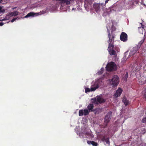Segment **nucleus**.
Listing matches in <instances>:
<instances>
[{
  "label": "nucleus",
  "mask_w": 146,
  "mask_h": 146,
  "mask_svg": "<svg viewBox=\"0 0 146 146\" xmlns=\"http://www.w3.org/2000/svg\"><path fill=\"white\" fill-rule=\"evenodd\" d=\"M108 37L109 38V40L108 41V42L109 43L108 50L110 55H114L116 56V52L113 49L114 48L113 44L115 36L113 35H112L111 37V34L108 29Z\"/></svg>",
  "instance_id": "1"
},
{
  "label": "nucleus",
  "mask_w": 146,
  "mask_h": 146,
  "mask_svg": "<svg viewBox=\"0 0 146 146\" xmlns=\"http://www.w3.org/2000/svg\"><path fill=\"white\" fill-rule=\"evenodd\" d=\"M111 85L113 87L116 86L118 84L119 82V79L118 76L116 75H114L113 76L111 79L109 80Z\"/></svg>",
  "instance_id": "2"
},
{
  "label": "nucleus",
  "mask_w": 146,
  "mask_h": 146,
  "mask_svg": "<svg viewBox=\"0 0 146 146\" xmlns=\"http://www.w3.org/2000/svg\"><path fill=\"white\" fill-rule=\"evenodd\" d=\"M106 69L108 71L116 70L117 69L116 65L114 62H110L107 65Z\"/></svg>",
  "instance_id": "3"
},
{
  "label": "nucleus",
  "mask_w": 146,
  "mask_h": 146,
  "mask_svg": "<svg viewBox=\"0 0 146 146\" xmlns=\"http://www.w3.org/2000/svg\"><path fill=\"white\" fill-rule=\"evenodd\" d=\"M93 7L96 11L98 13L100 10L101 8L104 9L105 7V4L104 3H95L93 5Z\"/></svg>",
  "instance_id": "4"
},
{
  "label": "nucleus",
  "mask_w": 146,
  "mask_h": 146,
  "mask_svg": "<svg viewBox=\"0 0 146 146\" xmlns=\"http://www.w3.org/2000/svg\"><path fill=\"white\" fill-rule=\"evenodd\" d=\"M102 79L101 78H99L96 80L94 84L92 86V91L96 90L99 86L102 85Z\"/></svg>",
  "instance_id": "5"
},
{
  "label": "nucleus",
  "mask_w": 146,
  "mask_h": 146,
  "mask_svg": "<svg viewBox=\"0 0 146 146\" xmlns=\"http://www.w3.org/2000/svg\"><path fill=\"white\" fill-rule=\"evenodd\" d=\"M112 112L110 111L106 115L105 117L104 123V127H107L108 123H109L111 119Z\"/></svg>",
  "instance_id": "6"
},
{
  "label": "nucleus",
  "mask_w": 146,
  "mask_h": 146,
  "mask_svg": "<svg viewBox=\"0 0 146 146\" xmlns=\"http://www.w3.org/2000/svg\"><path fill=\"white\" fill-rule=\"evenodd\" d=\"M84 7L86 10L88 11H91V0H85Z\"/></svg>",
  "instance_id": "7"
},
{
  "label": "nucleus",
  "mask_w": 146,
  "mask_h": 146,
  "mask_svg": "<svg viewBox=\"0 0 146 146\" xmlns=\"http://www.w3.org/2000/svg\"><path fill=\"white\" fill-rule=\"evenodd\" d=\"M141 66L142 65L141 63L137 62L133 64L131 68L133 71L138 72Z\"/></svg>",
  "instance_id": "8"
},
{
  "label": "nucleus",
  "mask_w": 146,
  "mask_h": 146,
  "mask_svg": "<svg viewBox=\"0 0 146 146\" xmlns=\"http://www.w3.org/2000/svg\"><path fill=\"white\" fill-rule=\"evenodd\" d=\"M120 39L123 42H126L127 40V35L124 32L121 33L120 36Z\"/></svg>",
  "instance_id": "9"
},
{
  "label": "nucleus",
  "mask_w": 146,
  "mask_h": 146,
  "mask_svg": "<svg viewBox=\"0 0 146 146\" xmlns=\"http://www.w3.org/2000/svg\"><path fill=\"white\" fill-rule=\"evenodd\" d=\"M89 113V111L87 109H85L84 110H80L79 111V116H82L83 115H86L88 114Z\"/></svg>",
  "instance_id": "10"
},
{
  "label": "nucleus",
  "mask_w": 146,
  "mask_h": 146,
  "mask_svg": "<svg viewBox=\"0 0 146 146\" xmlns=\"http://www.w3.org/2000/svg\"><path fill=\"white\" fill-rule=\"evenodd\" d=\"M105 100L100 96H97L96 99V102L97 104L103 103L105 102Z\"/></svg>",
  "instance_id": "11"
},
{
  "label": "nucleus",
  "mask_w": 146,
  "mask_h": 146,
  "mask_svg": "<svg viewBox=\"0 0 146 146\" xmlns=\"http://www.w3.org/2000/svg\"><path fill=\"white\" fill-rule=\"evenodd\" d=\"M123 91L122 89L120 88H119L116 90V93L114 94V96L116 98L120 96Z\"/></svg>",
  "instance_id": "12"
},
{
  "label": "nucleus",
  "mask_w": 146,
  "mask_h": 146,
  "mask_svg": "<svg viewBox=\"0 0 146 146\" xmlns=\"http://www.w3.org/2000/svg\"><path fill=\"white\" fill-rule=\"evenodd\" d=\"M74 0H56L57 1H60L61 3L64 4H66V5H69L70 4V2Z\"/></svg>",
  "instance_id": "13"
},
{
  "label": "nucleus",
  "mask_w": 146,
  "mask_h": 146,
  "mask_svg": "<svg viewBox=\"0 0 146 146\" xmlns=\"http://www.w3.org/2000/svg\"><path fill=\"white\" fill-rule=\"evenodd\" d=\"M81 132H82L83 134H84L86 135V138H88L89 139H90V138H91V133H90L89 131L88 132H87L86 129V130H85L84 131H81Z\"/></svg>",
  "instance_id": "14"
},
{
  "label": "nucleus",
  "mask_w": 146,
  "mask_h": 146,
  "mask_svg": "<svg viewBox=\"0 0 146 146\" xmlns=\"http://www.w3.org/2000/svg\"><path fill=\"white\" fill-rule=\"evenodd\" d=\"M92 111H93V112L95 113V114H98L100 113V112L101 111V109L100 108H97L96 109H95L94 110H92L93 108L94 107V106L93 105V104H92Z\"/></svg>",
  "instance_id": "15"
},
{
  "label": "nucleus",
  "mask_w": 146,
  "mask_h": 146,
  "mask_svg": "<svg viewBox=\"0 0 146 146\" xmlns=\"http://www.w3.org/2000/svg\"><path fill=\"white\" fill-rule=\"evenodd\" d=\"M137 48L136 47L133 48L131 50L129 56L130 57L135 54L137 52Z\"/></svg>",
  "instance_id": "16"
},
{
  "label": "nucleus",
  "mask_w": 146,
  "mask_h": 146,
  "mask_svg": "<svg viewBox=\"0 0 146 146\" xmlns=\"http://www.w3.org/2000/svg\"><path fill=\"white\" fill-rule=\"evenodd\" d=\"M142 76L143 77V80L141 81V84H143L145 83L146 80V72H143Z\"/></svg>",
  "instance_id": "17"
},
{
  "label": "nucleus",
  "mask_w": 146,
  "mask_h": 146,
  "mask_svg": "<svg viewBox=\"0 0 146 146\" xmlns=\"http://www.w3.org/2000/svg\"><path fill=\"white\" fill-rule=\"evenodd\" d=\"M35 14V13L33 12H31L28 13L26 15L25 17V18H27L28 17H34Z\"/></svg>",
  "instance_id": "18"
},
{
  "label": "nucleus",
  "mask_w": 146,
  "mask_h": 146,
  "mask_svg": "<svg viewBox=\"0 0 146 146\" xmlns=\"http://www.w3.org/2000/svg\"><path fill=\"white\" fill-rule=\"evenodd\" d=\"M122 101L124 103L125 106H126L128 104L129 101L125 97H123Z\"/></svg>",
  "instance_id": "19"
},
{
  "label": "nucleus",
  "mask_w": 146,
  "mask_h": 146,
  "mask_svg": "<svg viewBox=\"0 0 146 146\" xmlns=\"http://www.w3.org/2000/svg\"><path fill=\"white\" fill-rule=\"evenodd\" d=\"M102 140H103V141H105L106 143L107 144H108L109 145H110V141H109V138H106L104 137L102 139Z\"/></svg>",
  "instance_id": "20"
},
{
  "label": "nucleus",
  "mask_w": 146,
  "mask_h": 146,
  "mask_svg": "<svg viewBox=\"0 0 146 146\" xmlns=\"http://www.w3.org/2000/svg\"><path fill=\"white\" fill-rule=\"evenodd\" d=\"M19 12L17 11H15L11 13H10V15L11 16H17Z\"/></svg>",
  "instance_id": "21"
},
{
  "label": "nucleus",
  "mask_w": 146,
  "mask_h": 146,
  "mask_svg": "<svg viewBox=\"0 0 146 146\" xmlns=\"http://www.w3.org/2000/svg\"><path fill=\"white\" fill-rule=\"evenodd\" d=\"M104 71V68H102L100 69V71L98 72L97 73V74L99 75H101L103 73Z\"/></svg>",
  "instance_id": "22"
},
{
  "label": "nucleus",
  "mask_w": 146,
  "mask_h": 146,
  "mask_svg": "<svg viewBox=\"0 0 146 146\" xmlns=\"http://www.w3.org/2000/svg\"><path fill=\"white\" fill-rule=\"evenodd\" d=\"M92 145L93 146H97L98 144L97 143L93 141H92Z\"/></svg>",
  "instance_id": "23"
},
{
  "label": "nucleus",
  "mask_w": 146,
  "mask_h": 146,
  "mask_svg": "<svg viewBox=\"0 0 146 146\" xmlns=\"http://www.w3.org/2000/svg\"><path fill=\"white\" fill-rule=\"evenodd\" d=\"M144 42V40L143 39L142 40H141L139 43L138 44V45L140 47L141 46V45Z\"/></svg>",
  "instance_id": "24"
},
{
  "label": "nucleus",
  "mask_w": 146,
  "mask_h": 146,
  "mask_svg": "<svg viewBox=\"0 0 146 146\" xmlns=\"http://www.w3.org/2000/svg\"><path fill=\"white\" fill-rule=\"evenodd\" d=\"M87 108L89 111H91V104H90L88 106Z\"/></svg>",
  "instance_id": "25"
},
{
  "label": "nucleus",
  "mask_w": 146,
  "mask_h": 146,
  "mask_svg": "<svg viewBox=\"0 0 146 146\" xmlns=\"http://www.w3.org/2000/svg\"><path fill=\"white\" fill-rule=\"evenodd\" d=\"M5 11V10L4 9H2V7L0 6V13H4Z\"/></svg>",
  "instance_id": "26"
},
{
  "label": "nucleus",
  "mask_w": 146,
  "mask_h": 146,
  "mask_svg": "<svg viewBox=\"0 0 146 146\" xmlns=\"http://www.w3.org/2000/svg\"><path fill=\"white\" fill-rule=\"evenodd\" d=\"M90 91V89L89 88H85V91L86 93Z\"/></svg>",
  "instance_id": "27"
},
{
  "label": "nucleus",
  "mask_w": 146,
  "mask_h": 146,
  "mask_svg": "<svg viewBox=\"0 0 146 146\" xmlns=\"http://www.w3.org/2000/svg\"><path fill=\"white\" fill-rule=\"evenodd\" d=\"M142 122L143 123H146V116L142 119Z\"/></svg>",
  "instance_id": "28"
},
{
  "label": "nucleus",
  "mask_w": 146,
  "mask_h": 146,
  "mask_svg": "<svg viewBox=\"0 0 146 146\" xmlns=\"http://www.w3.org/2000/svg\"><path fill=\"white\" fill-rule=\"evenodd\" d=\"M5 23H3L2 22H0V26H2V25H3L4 24H5Z\"/></svg>",
  "instance_id": "29"
},
{
  "label": "nucleus",
  "mask_w": 146,
  "mask_h": 146,
  "mask_svg": "<svg viewBox=\"0 0 146 146\" xmlns=\"http://www.w3.org/2000/svg\"><path fill=\"white\" fill-rule=\"evenodd\" d=\"M87 143L88 144L90 145L91 144V141L87 140Z\"/></svg>",
  "instance_id": "30"
},
{
  "label": "nucleus",
  "mask_w": 146,
  "mask_h": 146,
  "mask_svg": "<svg viewBox=\"0 0 146 146\" xmlns=\"http://www.w3.org/2000/svg\"><path fill=\"white\" fill-rule=\"evenodd\" d=\"M16 19V18H14L13 19L11 20V22H13L14 21H15Z\"/></svg>",
  "instance_id": "31"
},
{
  "label": "nucleus",
  "mask_w": 146,
  "mask_h": 146,
  "mask_svg": "<svg viewBox=\"0 0 146 146\" xmlns=\"http://www.w3.org/2000/svg\"><path fill=\"white\" fill-rule=\"evenodd\" d=\"M128 77V73L127 72L126 73V74L125 75V78H127Z\"/></svg>",
  "instance_id": "32"
},
{
  "label": "nucleus",
  "mask_w": 146,
  "mask_h": 146,
  "mask_svg": "<svg viewBox=\"0 0 146 146\" xmlns=\"http://www.w3.org/2000/svg\"><path fill=\"white\" fill-rule=\"evenodd\" d=\"M8 19L7 18H5L4 19H3L2 20V21H5V20H7Z\"/></svg>",
  "instance_id": "33"
},
{
  "label": "nucleus",
  "mask_w": 146,
  "mask_h": 146,
  "mask_svg": "<svg viewBox=\"0 0 146 146\" xmlns=\"http://www.w3.org/2000/svg\"><path fill=\"white\" fill-rule=\"evenodd\" d=\"M115 49L118 52H119L118 50H119V49L118 48L117 49Z\"/></svg>",
  "instance_id": "34"
},
{
  "label": "nucleus",
  "mask_w": 146,
  "mask_h": 146,
  "mask_svg": "<svg viewBox=\"0 0 146 146\" xmlns=\"http://www.w3.org/2000/svg\"><path fill=\"white\" fill-rule=\"evenodd\" d=\"M109 8L110 9V12H111V9H111V7Z\"/></svg>",
  "instance_id": "35"
},
{
  "label": "nucleus",
  "mask_w": 146,
  "mask_h": 146,
  "mask_svg": "<svg viewBox=\"0 0 146 146\" xmlns=\"http://www.w3.org/2000/svg\"><path fill=\"white\" fill-rule=\"evenodd\" d=\"M145 92H146V90H145ZM146 93V92H145Z\"/></svg>",
  "instance_id": "36"
},
{
  "label": "nucleus",
  "mask_w": 146,
  "mask_h": 146,
  "mask_svg": "<svg viewBox=\"0 0 146 146\" xmlns=\"http://www.w3.org/2000/svg\"><path fill=\"white\" fill-rule=\"evenodd\" d=\"M9 22H7V23H8Z\"/></svg>",
  "instance_id": "37"
},
{
  "label": "nucleus",
  "mask_w": 146,
  "mask_h": 146,
  "mask_svg": "<svg viewBox=\"0 0 146 146\" xmlns=\"http://www.w3.org/2000/svg\"><path fill=\"white\" fill-rule=\"evenodd\" d=\"M93 100V99H92V100Z\"/></svg>",
  "instance_id": "38"
},
{
  "label": "nucleus",
  "mask_w": 146,
  "mask_h": 146,
  "mask_svg": "<svg viewBox=\"0 0 146 146\" xmlns=\"http://www.w3.org/2000/svg\"><path fill=\"white\" fill-rule=\"evenodd\" d=\"M80 134H81L82 133H80Z\"/></svg>",
  "instance_id": "39"
},
{
  "label": "nucleus",
  "mask_w": 146,
  "mask_h": 146,
  "mask_svg": "<svg viewBox=\"0 0 146 146\" xmlns=\"http://www.w3.org/2000/svg\"><path fill=\"white\" fill-rule=\"evenodd\" d=\"M89 130L90 131H91V130Z\"/></svg>",
  "instance_id": "40"
}]
</instances>
